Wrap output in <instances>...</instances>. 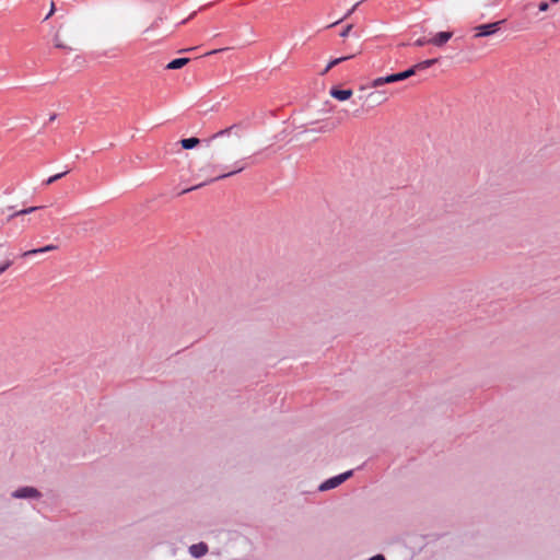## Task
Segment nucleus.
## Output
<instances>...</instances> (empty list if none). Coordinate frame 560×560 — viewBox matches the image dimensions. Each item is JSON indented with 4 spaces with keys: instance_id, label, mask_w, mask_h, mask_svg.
I'll use <instances>...</instances> for the list:
<instances>
[{
    "instance_id": "28",
    "label": "nucleus",
    "mask_w": 560,
    "mask_h": 560,
    "mask_svg": "<svg viewBox=\"0 0 560 560\" xmlns=\"http://www.w3.org/2000/svg\"><path fill=\"white\" fill-rule=\"evenodd\" d=\"M359 4H360V2H357V3L353 5V8L348 12V14H350L351 12H353V11H354V9H355L357 7H359Z\"/></svg>"
},
{
    "instance_id": "14",
    "label": "nucleus",
    "mask_w": 560,
    "mask_h": 560,
    "mask_svg": "<svg viewBox=\"0 0 560 560\" xmlns=\"http://www.w3.org/2000/svg\"><path fill=\"white\" fill-rule=\"evenodd\" d=\"M354 55H348V56H342V57H338V58H334L331 59L328 65L326 66V68L323 70L322 74H325L327 73L331 68L340 65L341 62L346 61V60H349L351 58H353Z\"/></svg>"
},
{
    "instance_id": "1",
    "label": "nucleus",
    "mask_w": 560,
    "mask_h": 560,
    "mask_svg": "<svg viewBox=\"0 0 560 560\" xmlns=\"http://www.w3.org/2000/svg\"><path fill=\"white\" fill-rule=\"evenodd\" d=\"M412 75H415V70L410 69V67H409L408 69H406L404 71L390 73L385 77H378V78L374 79L372 82V86L380 88L387 83H395L398 81L406 80Z\"/></svg>"
},
{
    "instance_id": "20",
    "label": "nucleus",
    "mask_w": 560,
    "mask_h": 560,
    "mask_svg": "<svg viewBox=\"0 0 560 560\" xmlns=\"http://www.w3.org/2000/svg\"><path fill=\"white\" fill-rule=\"evenodd\" d=\"M537 7L540 12H546L549 8V2L540 1Z\"/></svg>"
},
{
    "instance_id": "12",
    "label": "nucleus",
    "mask_w": 560,
    "mask_h": 560,
    "mask_svg": "<svg viewBox=\"0 0 560 560\" xmlns=\"http://www.w3.org/2000/svg\"><path fill=\"white\" fill-rule=\"evenodd\" d=\"M438 61H439L438 58L427 59V60L420 61V62L411 66L410 69H413L415 74H416L418 71H421V70H424V69H428V68L434 66L435 63H438Z\"/></svg>"
},
{
    "instance_id": "11",
    "label": "nucleus",
    "mask_w": 560,
    "mask_h": 560,
    "mask_svg": "<svg viewBox=\"0 0 560 560\" xmlns=\"http://www.w3.org/2000/svg\"><path fill=\"white\" fill-rule=\"evenodd\" d=\"M190 61L189 58L187 57H179V58H175L173 60H171L165 69L167 70H177V69H182L184 66H186L188 62Z\"/></svg>"
},
{
    "instance_id": "18",
    "label": "nucleus",
    "mask_w": 560,
    "mask_h": 560,
    "mask_svg": "<svg viewBox=\"0 0 560 560\" xmlns=\"http://www.w3.org/2000/svg\"><path fill=\"white\" fill-rule=\"evenodd\" d=\"M427 44H431L430 38H427V37H420L413 42V46H417V47H423Z\"/></svg>"
},
{
    "instance_id": "13",
    "label": "nucleus",
    "mask_w": 560,
    "mask_h": 560,
    "mask_svg": "<svg viewBox=\"0 0 560 560\" xmlns=\"http://www.w3.org/2000/svg\"><path fill=\"white\" fill-rule=\"evenodd\" d=\"M179 142L183 149L191 150L196 148L201 142V140L197 137H189L182 139Z\"/></svg>"
},
{
    "instance_id": "21",
    "label": "nucleus",
    "mask_w": 560,
    "mask_h": 560,
    "mask_svg": "<svg viewBox=\"0 0 560 560\" xmlns=\"http://www.w3.org/2000/svg\"><path fill=\"white\" fill-rule=\"evenodd\" d=\"M351 30H352V25L351 24H348L347 26H345L343 30L339 34L340 37H347Z\"/></svg>"
},
{
    "instance_id": "27",
    "label": "nucleus",
    "mask_w": 560,
    "mask_h": 560,
    "mask_svg": "<svg viewBox=\"0 0 560 560\" xmlns=\"http://www.w3.org/2000/svg\"><path fill=\"white\" fill-rule=\"evenodd\" d=\"M55 46H56L57 48H66V46H65V45H62V43H59L57 39H56V44H55Z\"/></svg>"
},
{
    "instance_id": "31",
    "label": "nucleus",
    "mask_w": 560,
    "mask_h": 560,
    "mask_svg": "<svg viewBox=\"0 0 560 560\" xmlns=\"http://www.w3.org/2000/svg\"><path fill=\"white\" fill-rule=\"evenodd\" d=\"M192 48H186V49H183L182 51H189L191 50Z\"/></svg>"
},
{
    "instance_id": "16",
    "label": "nucleus",
    "mask_w": 560,
    "mask_h": 560,
    "mask_svg": "<svg viewBox=\"0 0 560 560\" xmlns=\"http://www.w3.org/2000/svg\"><path fill=\"white\" fill-rule=\"evenodd\" d=\"M42 207H30V208H25V209H22L20 211H16L14 212L11 217H18V215H23V214H30L38 209H40Z\"/></svg>"
},
{
    "instance_id": "26",
    "label": "nucleus",
    "mask_w": 560,
    "mask_h": 560,
    "mask_svg": "<svg viewBox=\"0 0 560 560\" xmlns=\"http://www.w3.org/2000/svg\"><path fill=\"white\" fill-rule=\"evenodd\" d=\"M54 10H55V5H54V3H52V4H51V9H50V11H49V13H47V15H46V18H45V19H48V18L52 14Z\"/></svg>"
},
{
    "instance_id": "29",
    "label": "nucleus",
    "mask_w": 560,
    "mask_h": 560,
    "mask_svg": "<svg viewBox=\"0 0 560 560\" xmlns=\"http://www.w3.org/2000/svg\"><path fill=\"white\" fill-rule=\"evenodd\" d=\"M56 117H57V115H56V114L50 115V117H49V121H54V120L56 119Z\"/></svg>"
},
{
    "instance_id": "6",
    "label": "nucleus",
    "mask_w": 560,
    "mask_h": 560,
    "mask_svg": "<svg viewBox=\"0 0 560 560\" xmlns=\"http://www.w3.org/2000/svg\"><path fill=\"white\" fill-rule=\"evenodd\" d=\"M329 94L335 100L343 102L352 96L353 91L351 89H341L340 86L335 85L330 89Z\"/></svg>"
},
{
    "instance_id": "25",
    "label": "nucleus",
    "mask_w": 560,
    "mask_h": 560,
    "mask_svg": "<svg viewBox=\"0 0 560 560\" xmlns=\"http://www.w3.org/2000/svg\"><path fill=\"white\" fill-rule=\"evenodd\" d=\"M243 128H235L232 133L236 135L237 137L242 136V132H244Z\"/></svg>"
},
{
    "instance_id": "15",
    "label": "nucleus",
    "mask_w": 560,
    "mask_h": 560,
    "mask_svg": "<svg viewBox=\"0 0 560 560\" xmlns=\"http://www.w3.org/2000/svg\"><path fill=\"white\" fill-rule=\"evenodd\" d=\"M67 174H68V171H65V172H61V173L55 174V175H52V176L48 177V178L44 182V184H45V185H50V184H52V183L57 182L58 179L62 178V177H63V176H66Z\"/></svg>"
},
{
    "instance_id": "7",
    "label": "nucleus",
    "mask_w": 560,
    "mask_h": 560,
    "mask_svg": "<svg viewBox=\"0 0 560 560\" xmlns=\"http://www.w3.org/2000/svg\"><path fill=\"white\" fill-rule=\"evenodd\" d=\"M453 36L452 32L448 31H442L436 33L433 37L430 38V42L432 45L436 47H442L445 45Z\"/></svg>"
},
{
    "instance_id": "9",
    "label": "nucleus",
    "mask_w": 560,
    "mask_h": 560,
    "mask_svg": "<svg viewBox=\"0 0 560 560\" xmlns=\"http://www.w3.org/2000/svg\"><path fill=\"white\" fill-rule=\"evenodd\" d=\"M208 552V545L203 541H200L198 544H194L189 547V553L194 558H200L203 557Z\"/></svg>"
},
{
    "instance_id": "30",
    "label": "nucleus",
    "mask_w": 560,
    "mask_h": 560,
    "mask_svg": "<svg viewBox=\"0 0 560 560\" xmlns=\"http://www.w3.org/2000/svg\"><path fill=\"white\" fill-rule=\"evenodd\" d=\"M549 1H550V3H557V2H559V0H549Z\"/></svg>"
},
{
    "instance_id": "2",
    "label": "nucleus",
    "mask_w": 560,
    "mask_h": 560,
    "mask_svg": "<svg viewBox=\"0 0 560 560\" xmlns=\"http://www.w3.org/2000/svg\"><path fill=\"white\" fill-rule=\"evenodd\" d=\"M505 23V20H500L491 23L480 24L475 27L476 35L475 37H488L494 35L497 32L501 30V25Z\"/></svg>"
},
{
    "instance_id": "24",
    "label": "nucleus",
    "mask_w": 560,
    "mask_h": 560,
    "mask_svg": "<svg viewBox=\"0 0 560 560\" xmlns=\"http://www.w3.org/2000/svg\"><path fill=\"white\" fill-rule=\"evenodd\" d=\"M369 560H386V559L383 555L378 553V555L371 557Z\"/></svg>"
},
{
    "instance_id": "10",
    "label": "nucleus",
    "mask_w": 560,
    "mask_h": 560,
    "mask_svg": "<svg viewBox=\"0 0 560 560\" xmlns=\"http://www.w3.org/2000/svg\"><path fill=\"white\" fill-rule=\"evenodd\" d=\"M57 248H58L57 245L49 244V245H46V246H43V247H38V248H33V249L26 250V252L21 254V257H30V256H34V255H37V254H43V253H47V252H50V250H55Z\"/></svg>"
},
{
    "instance_id": "19",
    "label": "nucleus",
    "mask_w": 560,
    "mask_h": 560,
    "mask_svg": "<svg viewBox=\"0 0 560 560\" xmlns=\"http://www.w3.org/2000/svg\"><path fill=\"white\" fill-rule=\"evenodd\" d=\"M352 475H353V470L352 469L339 474V477L341 478L340 479L341 482L343 483L346 480H348L350 477H352Z\"/></svg>"
},
{
    "instance_id": "17",
    "label": "nucleus",
    "mask_w": 560,
    "mask_h": 560,
    "mask_svg": "<svg viewBox=\"0 0 560 560\" xmlns=\"http://www.w3.org/2000/svg\"><path fill=\"white\" fill-rule=\"evenodd\" d=\"M13 264V260L7 258L4 261L0 264V275H2L7 269H9Z\"/></svg>"
},
{
    "instance_id": "4",
    "label": "nucleus",
    "mask_w": 560,
    "mask_h": 560,
    "mask_svg": "<svg viewBox=\"0 0 560 560\" xmlns=\"http://www.w3.org/2000/svg\"><path fill=\"white\" fill-rule=\"evenodd\" d=\"M235 128H243V130H247L248 124L244 122V121L233 124L232 126L215 132L212 137L206 139L205 142L207 143V145H209L211 143V141L215 138L223 137V136H230Z\"/></svg>"
},
{
    "instance_id": "5",
    "label": "nucleus",
    "mask_w": 560,
    "mask_h": 560,
    "mask_svg": "<svg viewBox=\"0 0 560 560\" xmlns=\"http://www.w3.org/2000/svg\"><path fill=\"white\" fill-rule=\"evenodd\" d=\"M246 160H250V158H246V159H243L241 161L235 162L234 163L235 168L233 171L228 172V173H222V174L215 176L214 178L210 179L209 183L221 180V179H224V178H228V177H231V176H233L235 174L241 173L247 166V164L243 163V161H246Z\"/></svg>"
},
{
    "instance_id": "8",
    "label": "nucleus",
    "mask_w": 560,
    "mask_h": 560,
    "mask_svg": "<svg viewBox=\"0 0 560 560\" xmlns=\"http://www.w3.org/2000/svg\"><path fill=\"white\" fill-rule=\"evenodd\" d=\"M340 479L341 478L339 477V475L330 477V478L326 479L325 481H323L318 486V490L319 491H328V490L335 489L342 483Z\"/></svg>"
},
{
    "instance_id": "22",
    "label": "nucleus",
    "mask_w": 560,
    "mask_h": 560,
    "mask_svg": "<svg viewBox=\"0 0 560 560\" xmlns=\"http://www.w3.org/2000/svg\"><path fill=\"white\" fill-rule=\"evenodd\" d=\"M206 184H207V183H201V184H199V185H196V186H192V187L186 188V189L182 190L180 195H182V194L189 192V191H192V190H195V189H198L199 187H202V186H205Z\"/></svg>"
},
{
    "instance_id": "23",
    "label": "nucleus",
    "mask_w": 560,
    "mask_h": 560,
    "mask_svg": "<svg viewBox=\"0 0 560 560\" xmlns=\"http://www.w3.org/2000/svg\"><path fill=\"white\" fill-rule=\"evenodd\" d=\"M162 21L161 18L156 19L148 28H147V32L151 31V30H154L156 27H159L160 25V22Z\"/></svg>"
},
{
    "instance_id": "3",
    "label": "nucleus",
    "mask_w": 560,
    "mask_h": 560,
    "mask_svg": "<svg viewBox=\"0 0 560 560\" xmlns=\"http://www.w3.org/2000/svg\"><path fill=\"white\" fill-rule=\"evenodd\" d=\"M12 498L15 499H40L42 493L38 489L30 486L20 487L12 492Z\"/></svg>"
}]
</instances>
